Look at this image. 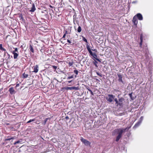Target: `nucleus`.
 Masks as SVG:
<instances>
[{"label": "nucleus", "mask_w": 153, "mask_h": 153, "mask_svg": "<svg viewBox=\"0 0 153 153\" xmlns=\"http://www.w3.org/2000/svg\"><path fill=\"white\" fill-rule=\"evenodd\" d=\"M0 49L1 51H4V57H5L6 55V54H7L8 57H7L5 58V60H7L8 59H11V57L10 55L7 53V52L6 50L3 48L2 47V44H0Z\"/></svg>", "instance_id": "1"}, {"label": "nucleus", "mask_w": 153, "mask_h": 153, "mask_svg": "<svg viewBox=\"0 0 153 153\" xmlns=\"http://www.w3.org/2000/svg\"><path fill=\"white\" fill-rule=\"evenodd\" d=\"M115 97V96H114L113 94H108V96L106 97L105 98L108 102H111L114 99Z\"/></svg>", "instance_id": "2"}, {"label": "nucleus", "mask_w": 153, "mask_h": 153, "mask_svg": "<svg viewBox=\"0 0 153 153\" xmlns=\"http://www.w3.org/2000/svg\"><path fill=\"white\" fill-rule=\"evenodd\" d=\"M81 140L85 146H88L90 145L91 143L86 139L83 138H82L81 139Z\"/></svg>", "instance_id": "3"}, {"label": "nucleus", "mask_w": 153, "mask_h": 153, "mask_svg": "<svg viewBox=\"0 0 153 153\" xmlns=\"http://www.w3.org/2000/svg\"><path fill=\"white\" fill-rule=\"evenodd\" d=\"M117 75L118 77V81L119 82H121L123 84L124 83L122 80V76L120 73H117Z\"/></svg>", "instance_id": "4"}, {"label": "nucleus", "mask_w": 153, "mask_h": 153, "mask_svg": "<svg viewBox=\"0 0 153 153\" xmlns=\"http://www.w3.org/2000/svg\"><path fill=\"white\" fill-rule=\"evenodd\" d=\"M33 72L37 73L38 71L39 66L38 65H36L33 66Z\"/></svg>", "instance_id": "5"}, {"label": "nucleus", "mask_w": 153, "mask_h": 153, "mask_svg": "<svg viewBox=\"0 0 153 153\" xmlns=\"http://www.w3.org/2000/svg\"><path fill=\"white\" fill-rule=\"evenodd\" d=\"M8 91L11 94H14L16 93V91L12 87L10 88Z\"/></svg>", "instance_id": "6"}, {"label": "nucleus", "mask_w": 153, "mask_h": 153, "mask_svg": "<svg viewBox=\"0 0 153 153\" xmlns=\"http://www.w3.org/2000/svg\"><path fill=\"white\" fill-rule=\"evenodd\" d=\"M135 16H136V18L140 20H142L143 19V17L142 15L140 13H137Z\"/></svg>", "instance_id": "7"}, {"label": "nucleus", "mask_w": 153, "mask_h": 153, "mask_svg": "<svg viewBox=\"0 0 153 153\" xmlns=\"http://www.w3.org/2000/svg\"><path fill=\"white\" fill-rule=\"evenodd\" d=\"M132 22L134 25L136 26L137 25L138 23V21L136 18V16H134L133 17L132 19Z\"/></svg>", "instance_id": "8"}, {"label": "nucleus", "mask_w": 153, "mask_h": 153, "mask_svg": "<svg viewBox=\"0 0 153 153\" xmlns=\"http://www.w3.org/2000/svg\"><path fill=\"white\" fill-rule=\"evenodd\" d=\"M124 100V99L123 97H121L118 99V105L121 106L123 104V102Z\"/></svg>", "instance_id": "9"}, {"label": "nucleus", "mask_w": 153, "mask_h": 153, "mask_svg": "<svg viewBox=\"0 0 153 153\" xmlns=\"http://www.w3.org/2000/svg\"><path fill=\"white\" fill-rule=\"evenodd\" d=\"M140 47H142V45L143 39V35L142 33H141L140 35Z\"/></svg>", "instance_id": "10"}, {"label": "nucleus", "mask_w": 153, "mask_h": 153, "mask_svg": "<svg viewBox=\"0 0 153 153\" xmlns=\"http://www.w3.org/2000/svg\"><path fill=\"white\" fill-rule=\"evenodd\" d=\"M117 130L119 131L118 135L122 136V134L123 132H125L123 129V128L117 129Z\"/></svg>", "instance_id": "11"}, {"label": "nucleus", "mask_w": 153, "mask_h": 153, "mask_svg": "<svg viewBox=\"0 0 153 153\" xmlns=\"http://www.w3.org/2000/svg\"><path fill=\"white\" fill-rule=\"evenodd\" d=\"M79 84H78L76 85V86H78L76 87H71V90H78L79 89Z\"/></svg>", "instance_id": "12"}, {"label": "nucleus", "mask_w": 153, "mask_h": 153, "mask_svg": "<svg viewBox=\"0 0 153 153\" xmlns=\"http://www.w3.org/2000/svg\"><path fill=\"white\" fill-rule=\"evenodd\" d=\"M36 10V8L35 5L34 4H32V7L31 8L30 10V11L31 12H33L35 11V10Z\"/></svg>", "instance_id": "13"}, {"label": "nucleus", "mask_w": 153, "mask_h": 153, "mask_svg": "<svg viewBox=\"0 0 153 153\" xmlns=\"http://www.w3.org/2000/svg\"><path fill=\"white\" fill-rule=\"evenodd\" d=\"M14 139V137H11L10 136H8L7 137H6V138L5 139V141L10 140H13Z\"/></svg>", "instance_id": "14"}, {"label": "nucleus", "mask_w": 153, "mask_h": 153, "mask_svg": "<svg viewBox=\"0 0 153 153\" xmlns=\"http://www.w3.org/2000/svg\"><path fill=\"white\" fill-rule=\"evenodd\" d=\"M13 54V57L14 59H16L17 58L18 56V53L14 52H12Z\"/></svg>", "instance_id": "15"}, {"label": "nucleus", "mask_w": 153, "mask_h": 153, "mask_svg": "<svg viewBox=\"0 0 153 153\" xmlns=\"http://www.w3.org/2000/svg\"><path fill=\"white\" fill-rule=\"evenodd\" d=\"M29 49L30 51H29L30 52H31L32 53H34V50L32 46V45H30V47H29Z\"/></svg>", "instance_id": "16"}, {"label": "nucleus", "mask_w": 153, "mask_h": 153, "mask_svg": "<svg viewBox=\"0 0 153 153\" xmlns=\"http://www.w3.org/2000/svg\"><path fill=\"white\" fill-rule=\"evenodd\" d=\"M62 89L63 90H65L67 91L70 90H71V87H65L62 88Z\"/></svg>", "instance_id": "17"}, {"label": "nucleus", "mask_w": 153, "mask_h": 153, "mask_svg": "<svg viewBox=\"0 0 153 153\" xmlns=\"http://www.w3.org/2000/svg\"><path fill=\"white\" fill-rule=\"evenodd\" d=\"M141 123H140V122H139L138 121L137 123H136L135 124L134 126V128H136L138 127V126H140V124Z\"/></svg>", "instance_id": "18"}, {"label": "nucleus", "mask_w": 153, "mask_h": 153, "mask_svg": "<svg viewBox=\"0 0 153 153\" xmlns=\"http://www.w3.org/2000/svg\"><path fill=\"white\" fill-rule=\"evenodd\" d=\"M50 118H49V117H48V118H46L44 120V122L43 123V125H45L46 123V122H47V121L48 120H50Z\"/></svg>", "instance_id": "19"}, {"label": "nucleus", "mask_w": 153, "mask_h": 153, "mask_svg": "<svg viewBox=\"0 0 153 153\" xmlns=\"http://www.w3.org/2000/svg\"><path fill=\"white\" fill-rule=\"evenodd\" d=\"M93 59L94 60V61L93 62V63L94 64V65L96 68H98V66L97 65V64L98 63V62L94 59Z\"/></svg>", "instance_id": "20"}, {"label": "nucleus", "mask_w": 153, "mask_h": 153, "mask_svg": "<svg viewBox=\"0 0 153 153\" xmlns=\"http://www.w3.org/2000/svg\"><path fill=\"white\" fill-rule=\"evenodd\" d=\"M122 136L118 135L116 137V142H118L119 140V139Z\"/></svg>", "instance_id": "21"}, {"label": "nucleus", "mask_w": 153, "mask_h": 153, "mask_svg": "<svg viewBox=\"0 0 153 153\" xmlns=\"http://www.w3.org/2000/svg\"><path fill=\"white\" fill-rule=\"evenodd\" d=\"M22 76L23 78H25L28 77V75L27 74H26L25 72L23 74Z\"/></svg>", "instance_id": "22"}, {"label": "nucleus", "mask_w": 153, "mask_h": 153, "mask_svg": "<svg viewBox=\"0 0 153 153\" xmlns=\"http://www.w3.org/2000/svg\"><path fill=\"white\" fill-rule=\"evenodd\" d=\"M74 75H72L71 76H69L68 77L67 79L68 80L70 79H71L73 78L74 77Z\"/></svg>", "instance_id": "23"}, {"label": "nucleus", "mask_w": 153, "mask_h": 153, "mask_svg": "<svg viewBox=\"0 0 153 153\" xmlns=\"http://www.w3.org/2000/svg\"><path fill=\"white\" fill-rule=\"evenodd\" d=\"M114 101L115 102V104L117 105V106H119L118 105V100L117 99L115 98L114 99Z\"/></svg>", "instance_id": "24"}, {"label": "nucleus", "mask_w": 153, "mask_h": 153, "mask_svg": "<svg viewBox=\"0 0 153 153\" xmlns=\"http://www.w3.org/2000/svg\"><path fill=\"white\" fill-rule=\"evenodd\" d=\"M145 54H146V59H148L147 58V55L148 54V50L147 49H146L145 50Z\"/></svg>", "instance_id": "25"}, {"label": "nucleus", "mask_w": 153, "mask_h": 153, "mask_svg": "<svg viewBox=\"0 0 153 153\" xmlns=\"http://www.w3.org/2000/svg\"><path fill=\"white\" fill-rule=\"evenodd\" d=\"M81 30H82L81 27L80 26H79L77 28V31L79 33H80L81 32Z\"/></svg>", "instance_id": "26"}, {"label": "nucleus", "mask_w": 153, "mask_h": 153, "mask_svg": "<svg viewBox=\"0 0 153 153\" xmlns=\"http://www.w3.org/2000/svg\"><path fill=\"white\" fill-rule=\"evenodd\" d=\"M143 119V117L141 116L139 119V120L138 121L139 122L141 123Z\"/></svg>", "instance_id": "27"}, {"label": "nucleus", "mask_w": 153, "mask_h": 153, "mask_svg": "<svg viewBox=\"0 0 153 153\" xmlns=\"http://www.w3.org/2000/svg\"><path fill=\"white\" fill-rule=\"evenodd\" d=\"M94 55H93V57L96 60V59H97V56L96 54V53H94Z\"/></svg>", "instance_id": "28"}, {"label": "nucleus", "mask_w": 153, "mask_h": 153, "mask_svg": "<svg viewBox=\"0 0 153 153\" xmlns=\"http://www.w3.org/2000/svg\"><path fill=\"white\" fill-rule=\"evenodd\" d=\"M129 95L130 98H131V99L132 100H133L134 99V97H132V93H131L130 94H129Z\"/></svg>", "instance_id": "29"}, {"label": "nucleus", "mask_w": 153, "mask_h": 153, "mask_svg": "<svg viewBox=\"0 0 153 153\" xmlns=\"http://www.w3.org/2000/svg\"><path fill=\"white\" fill-rule=\"evenodd\" d=\"M35 120V119H30L29 121H28V122H27V123H30L34 121Z\"/></svg>", "instance_id": "30"}, {"label": "nucleus", "mask_w": 153, "mask_h": 153, "mask_svg": "<svg viewBox=\"0 0 153 153\" xmlns=\"http://www.w3.org/2000/svg\"><path fill=\"white\" fill-rule=\"evenodd\" d=\"M86 48L88 51L91 50L89 46L88 45H86Z\"/></svg>", "instance_id": "31"}, {"label": "nucleus", "mask_w": 153, "mask_h": 153, "mask_svg": "<svg viewBox=\"0 0 153 153\" xmlns=\"http://www.w3.org/2000/svg\"><path fill=\"white\" fill-rule=\"evenodd\" d=\"M74 62H70L68 63V65L69 66H71L73 65Z\"/></svg>", "instance_id": "32"}, {"label": "nucleus", "mask_w": 153, "mask_h": 153, "mask_svg": "<svg viewBox=\"0 0 153 153\" xmlns=\"http://www.w3.org/2000/svg\"><path fill=\"white\" fill-rule=\"evenodd\" d=\"M74 72L76 74V75H77L78 74V71L76 70H74Z\"/></svg>", "instance_id": "33"}, {"label": "nucleus", "mask_w": 153, "mask_h": 153, "mask_svg": "<svg viewBox=\"0 0 153 153\" xmlns=\"http://www.w3.org/2000/svg\"><path fill=\"white\" fill-rule=\"evenodd\" d=\"M21 141H20V140H18L17 141H16V142H15L14 143V145H16V144H17V143H20V142H21Z\"/></svg>", "instance_id": "34"}, {"label": "nucleus", "mask_w": 153, "mask_h": 153, "mask_svg": "<svg viewBox=\"0 0 153 153\" xmlns=\"http://www.w3.org/2000/svg\"><path fill=\"white\" fill-rule=\"evenodd\" d=\"M61 42L63 44H64L65 43V39H63V40H60Z\"/></svg>", "instance_id": "35"}, {"label": "nucleus", "mask_w": 153, "mask_h": 153, "mask_svg": "<svg viewBox=\"0 0 153 153\" xmlns=\"http://www.w3.org/2000/svg\"><path fill=\"white\" fill-rule=\"evenodd\" d=\"M83 40L85 42H86V43H87L88 42V41H87V39H85V38L84 37H83Z\"/></svg>", "instance_id": "36"}, {"label": "nucleus", "mask_w": 153, "mask_h": 153, "mask_svg": "<svg viewBox=\"0 0 153 153\" xmlns=\"http://www.w3.org/2000/svg\"><path fill=\"white\" fill-rule=\"evenodd\" d=\"M89 52V53L92 56H93V55H94V53H93L91 51H88Z\"/></svg>", "instance_id": "37"}, {"label": "nucleus", "mask_w": 153, "mask_h": 153, "mask_svg": "<svg viewBox=\"0 0 153 153\" xmlns=\"http://www.w3.org/2000/svg\"><path fill=\"white\" fill-rule=\"evenodd\" d=\"M89 52V53L92 56H93V55H94V53H93L91 51H88Z\"/></svg>", "instance_id": "38"}, {"label": "nucleus", "mask_w": 153, "mask_h": 153, "mask_svg": "<svg viewBox=\"0 0 153 153\" xmlns=\"http://www.w3.org/2000/svg\"><path fill=\"white\" fill-rule=\"evenodd\" d=\"M130 128V127H127L125 128H123L124 130V131H125L126 130H128Z\"/></svg>", "instance_id": "39"}, {"label": "nucleus", "mask_w": 153, "mask_h": 153, "mask_svg": "<svg viewBox=\"0 0 153 153\" xmlns=\"http://www.w3.org/2000/svg\"><path fill=\"white\" fill-rule=\"evenodd\" d=\"M13 52H17L18 53L17 48H15V50L14 51H13Z\"/></svg>", "instance_id": "40"}, {"label": "nucleus", "mask_w": 153, "mask_h": 153, "mask_svg": "<svg viewBox=\"0 0 153 153\" xmlns=\"http://www.w3.org/2000/svg\"><path fill=\"white\" fill-rule=\"evenodd\" d=\"M66 35L64 34V35H63L62 38H61V39H60V40H63V39H65Z\"/></svg>", "instance_id": "41"}, {"label": "nucleus", "mask_w": 153, "mask_h": 153, "mask_svg": "<svg viewBox=\"0 0 153 153\" xmlns=\"http://www.w3.org/2000/svg\"><path fill=\"white\" fill-rule=\"evenodd\" d=\"M52 67L53 69H54L55 70H56V68H57V67L56 66H54V65H53Z\"/></svg>", "instance_id": "42"}, {"label": "nucleus", "mask_w": 153, "mask_h": 153, "mask_svg": "<svg viewBox=\"0 0 153 153\" xmlns=\"http://www.w3.org/2000/svg\"><path fill=\"white\" fill-rule=\"evenodd\" d=\"M89 91L90 92L91 95H94L93 92H92V91L91 90H89Z\"/></svg>", "instance_id": "43"}, {"label": "nucleus", "mask_w": 153, "mask_h": 153, "mask_svg": "<svg viewBox=\"0 0 153 153\" xmlns=\"http://www.w3.org/2000/svg\"><path fill=\"white\" fill-rule=\"evenodd\" d=\"M96 73H97V74L98 75V76H102V74H100L98 72H96Z\"/></svg>", "instance_id": "44"}, {"label": "nucleus", "mask_w": 153, "mask_h": 153, "mask_svg": "<svg viewBox=\"0 0 153 153\" xmlns=\"http://www.w3.org/2000/svg\"><path fill=\"white\" fill-rule=\"evenodd\" d=\"M67 42L70 43H71V41L69 39L67 40Z\"/></svg>", "instance_id": "45"}, {"label": "nucleus", "mask_w": 153, "mask_h": 153, "mask_svg": "<svg viewBox=\"0 0 153 153\" xmlns=\"http://www.w3.org/2000/svg\"><path fill=\"white\" fill-rule=\"evenodd\" d=\"M19 84H17L16 85V87H19Z\"/></svg>", "instance_id": "46"}, {"label": "nucleus", "mask_w": 153, "mask_h": 153, "mask_svg": "<svg viewBox=\"0 0 153 153\" xmlns=\"http://www.w3.org/2000/svg\"><path fill=\"white\" fill-rule=\"evenodd\" d=\"M67 33H68L67 31V30H65V33H64V34L66 35Z\"/></svg>", "instance_id": "47"}, {"label": "nucleus", "mask_w": 153, "mask_h": 153, "mask_svg": "<svg viewBox=\"0 0 153 153\" xmlns=\"http://www.w3.org/2000/svg\"><path fill=\"white\" fill-rule=\"evenodd\" d=\"M65 118H66V119L67 120L69 119V117H68V116H66V117H65Z\"/></svg>", "instance_id": "48"}, {"label": "nucleus", "mask_w": 153, "mask_h": 153, "mask_svg": "<svg viewBox=\"0 0 153 153\" xmlns=\"http://www.w3.org/2000/svg\"><path fill=\"white\" fill-rule=\"evenodd\" d=\"M96 60H97V61H99V62H101V61L99 59H98V58H97V59H96Z\"/></svg>", "instance_id": "49"}, {"label": "nucleus", "mask_w": 153, "mask_h": 153, "mask_svg": "<svg viewBox=\"0 0 153 153\" xmlns=\"http://www.w3.org/2000/svg\"><path fill=\"white\" fill-rule=\"evenodd\" d=\"M72 81V80H70V81H68V83H70Z\"/></svg>", "instance_id": "50"}, {"label": "nucleus", "mask_w": 153, "mask_h": 153, "mask_svg": "<svg viewBox=\"0 0 153 153\" xmlns=\"http://www.w3.org/2000/svg\"><path fill=\"white\" fill-rule=\"evenodd\" d=\"M75 16V15H74V16ZM74 24H75V23L74 22Z\"/></svg>", "instance_id": "51"}, {"label": "nucleus", "mask_w": 153, "mask_h": 153, "mask_svg": "<svg viewBox=\"0 0 153 153\" xmlns=\"http://www.w3.org/2000/svg\"><path fill=\"white\" fill-rule=\"evenodd\" d=\"M92 51H96V52L97 51V50L96 49H92Z\"/></svg>", "instance_id": "52"}, {"label": "nucleus", "mask_w": 153, "mask_h": 153, "mask_svg": "<svg viewBox=\"0 0 153 153\" xmlns=\"http://www.w3.org/2000/svg\"><path fill=\"white\" fill-rule=\"evenodd\" d=\"M67 74L68 76H69L70 75V73L69 72L67 73Z\"/></svg>", "instance_id": "53"}, {"label": "nucleus", "mask_w": 153, "mask_h": 153, "mask_svg": "<svg viewBox=\"0 0 153 153\" xmlns=\"http://www.w3.org/2000/svg\"><path fill=\"white\" fill-rule=\"evenodd\" d=\"M8 57V56H7V54H6V56L5 57H4L5 58H5L6 57Z\"/></svg>", "instance_id": "54"}, {"label": "nucleus", "mask_w": 153, "mask_h": 153, "mask_svg": "<svg viewBox=\"0 0 153 153\" xmlns=\"http://www.w3.org/2000/svg\"><path fill=\"white\" fill-rule=\"evenodd\" d=\"M86 88L89 91V90H90L89 87L87 88Z\"/></svg>", "instance_id": "55"}, {"label": "nucleus", "mask_w": 153, "mask_h": 153, "mask_svg": "<svg viewBox=\"0 0 153 153\" xmlns=\"http://www.w3.org/2000/svg\"><path fill=\"white\" fill-rule=\"evenodd\" d=\"M49 7H50L51 8H53V7H52V6L51 5H50Z\"/></svg>", "instance_id": "56"}, {"label": "nucleus", "mask_w": 153, "mask_h": 153, "mask_svg": "<svg viewBox=\"0 0 153 153\" xmlns=\"http://www.w3.org/2000/svg\"><path fill=\"white\" fill-rule=\"evenodd\" d=\"M76 75H75V78H76Z\"/></svg>", "instance_id": "57"}, {"label": "nucleus", "mask_w": 153, "mask_h": 153, "mask_svg": "<svg viewBox=\"0 0 153 153\" xmlns=\"http://www.w3.org/2000/svg\"><path fill=\"white\" fill-rule=\"evenodd\" d=\"M97 81H98V80L99 81V80L98 79H97Z\"/></svg>", "instance_id": "58"}, {"label": "nucleus", "mask_w": 153, "mask_h": 153, "mask_svg": "<svg viewBox=\"0 0 153 153\" xmlns=\"http://www.w3.org/2000/svg\"><path fill=\"white\" fill-rule=\"evenodd\" d=\"M11 57L12 58V56H11Z\"/></svg>", "instance_id": "59"}, {"label": "nucleus", "mask_w": 153, "mask_h": 153, "mask_svg": "<svg viewBox=\"0 0 153 153\" xmlns=\"http://www.w3.org/2000/svg\"><path fill=\"white\" fill-rule=\"evenodd\" d=\"M13 128V127H12V128Z\"/></svg>", "instance_id": "60"}]
</instances>
